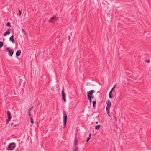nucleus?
<instances>
[{
    "mask_svg": "<svg viewBox=\"0 0 151 151\" xmlns=\"http://www.w3.org/2000/svg\"><path fill=\"white\" fill-rule=\"evenodd\" d=\"M15 147V145L14 142H12L8 146L6 150H12Z\"/></svg>",
    "mask_w": 151,
    "mask_h": 151,
    "instance_id": "nucleus-1",
    "label": "nucleus"
},
{
    "mask_svg": "<svg viewBox=\"0 0 151 151\" xmlns=\"http://www.w3.org/2000/svg\"><path fill=\"white\" fill-rule=\"evenodd\" d=\"M63 125L64 127L66 126L67 116L66 112L64 111L63 112Z\"/></svg>",
    "mask_w": 151,
    "mask_h": 151,
    "instance_id": "nucleus-2",
    "label": "nucleus"
},
{
    "mask_svg": "<svg viewBox=\"0 0 151 151\" xmlns=\"http://www.w3.org/2000/svg\"><path fill=\"white\" fill-rule=\"evenodd\" d=\"M6 50L7 51L9 50L8 52V55L9 56H12L14 53V50L13 49H11L10 50V48L8 47L6 48Z\"/></svg>",
    "mask_w": 151,
    "mask_h": 151,
    "instance_id": "nucleus-3",
    "label": "nucleus"
},
{
    "mask_svg": "<svg viewBox=\"0 0 151 151\" xmlns=\"http://www.w3.org/2000/svg\"><path fill=\"white\" fill-rule=\"evenodd\" d=\"M7 114L8 116V118L7 120V122L6 123V124H7L9 122V121L12 118L11 114L9 111H7Z\"/></svg>",
    "mask_w": 151,
    "mask_h": 151,
    "instance_id": "nucleus-4",
    "label": "nucleus"
},
{
    "mask_svg": "<svg viewBox=\"0 0 151 151\" xmlns=\"http://www.w3.org/2000/svg\"><path fill=\"white\" fill-rule=\"evenodd\" d=\"M62 98L63 99L64 101L65 102L66 101V99H65L66 95H65V93H64V88H63L62 89Z\"/></svg>",
    "mask_w": 151,
    "mask_h": 151,
    "instance_id": "nucleus-5",
    "label": "nucleus"
},
{
    "mask_svg": "<svg viewBox=\"0 0 151 151\" xmlns=\"http://www.w3.org/2000/svg\"><path fill=\"white\" fill-rule=\"evenodd\" d=\"M95 92L94 90H91L89 91L87 94V96L92 97L93 94Z\"/></svg>",
    "mask_w": 151,
    "mask_h": 151,
    "instance_id": "nucleus-6",
    "label": "nucleus"
},
{
    "mask_svg": "<svg viewBox=\"0 0 151 151\" xmlns=\"http://www.w3.org/2000/svg\"><path fill=\"white\" fill-rule=\"evenodd\" d=\"M56 17L54 16L53 17H51L50 19L49 20V22L50 23H53L54 21L55 20Z\"/></svg>",
    "mask_w": 151,
    "mask_h": 151,
    "instance_id": "nucleus-7",
    "label": "nucleus"
},
{
    "mask_svg": "<svg viewBox=\"0 0 151 151\" xmlns=\"http://www.w3.org/2000/svg\"><path fill=\"white\" fill-rule=\"evenodd\" d=\"M11 32V29H9L4 33V36H6L7 35H9Z\"/></svg>",
    "mask_w": 151,
    "mask_h": 151,
    "instance_id": "nucleus-8",
    "label": "nucleus"
},
{
    "mask_svg": "<svg viewBox=\"0 0 151 151\" xmlns=\"http://www.w3.org/2000/svg\"><path fill=\"white\" fill-rule=\"evenodd\" d=\"M110 107H106V111L107 113L108 116L110 117L111 116V115L110 114V111H109V109Z\"/></svg>",
    "mask_w": 151,
    "mask_h": 151,
    "instance_id": "nucleus-9",
    "label": "nucleus"
},
{
    "mask_svg": "<svg viewBox=\"0 0 151 151\" xmlns=\"http://www.w3.org/2000/svg\"><path fill=\"white\" fill-rule=\"evenodd\" d=\"M106 103L107 104L106 107H110L111 105V103L109 100H108L106 101Z\"/></svg>",
    "mask_w": 151,
    "mask_h": 151,
    "instance_id": "nucleus-10",
    "label": "nucleus"
},
{
    "mask_svg": "<svg viewBox=\"0 0 151 151\" xmlns=\"http://www.w3.org/2000/svg\"><path fill=\"white\" fill-rule=\"evenodd\" d=\"M9 40L10 41H12V43H15V41L13 39V35H12L9 38Z\"/></svg>",
    "mask_w": 151,
    "mask_h": 151,
    "instance_id": "nucleus-11",
    "label": "nucleus"
},
{
    "mask_svg": "<svg viewBox=\"0 0 151 151\" xmlns=\"http://www.w3.org/2000/svg\"><path fill=\"white\" fill-rule=\"evenodd\" d=\"M77 139L76 137H75L74 139V144L73 146H77Z\"/></svg>",
    "mask_w": 151,
    "mask_h": 151,
    "instance_id": "nucleus-12",
    "label": "nucleus"
},
{
    "mask_svg": "<svg viewBox=\"0 0 151 151\" xmlns=\"http://www.w3.org/2000/svg\"><path fill=\"white\" fill-rule=\"evenodd\" d=\"M21 53V51L20 50H18L16 53V56H19Z\"/></svg>",
    "mask_w": 151,
    "mask_h": 151,
    "instance_id": "nucleus-13",
    "label": "nucleus"
},
{
    "mask_svg": "<svg viewBox=\"0 0 151 151\" xmlns=\"http://www.w3.org/2000/svg\"><path fill=\"white\" fill-rule=\"evenodd\" d=\"M73 147L74 148L73 151H78V147L77 146H73Z\"/></svg>",
    "mask_w": 151,
    "mask_h": 151,
    "instance_id": "nucleus-14",
    "label": "nucleus"
},
{
    "mask_svg": "<svg viewBox=\"0 0 151 151\" xmlns=\"http://www.w3.org/2000/svg\"><path fill=\"white\" fill-rule=\"evenodd\" d=\"M100 125H97L95 127V129H96L98 130L99 129L100 127Z\"/></svg>",
    "mask_w": 151,
    "mask_h": 151,
    "instance_id": "nucleus-15",
    "label": "nucleus"
},
{
    "mask_svg": "<svg viewBox=\"0 0 151 151\" xmlns=\"http://www.w3.org/2000/svg\"><path fill=\"white\" fill-rule=\"evenodd\" d=\"M96 103V101H94L93 102V107H94L95 104Z\"/></svg>",
    "mask_w": 151,
    "mask_h": 151,
    "instance_id": "nucleus-16",
    "label": "nucleus"
},
{
    "mask_svg": "<svg viewBox=\"0 0 151 151\" xmlns=\"http://www.w3.org/2000/svg\"><path fill=\"white\" fill-rule=\"evenodd\" d=\"M3 45V43L1 41H0V48H1Z\"/></svg>",
    "mask_w": 151,
    "mask_h": 151,
    "instance_id": "nucleus-17",
    "label": "nucleus"
},
{
    "mask_svg": "<svg viewBox=\"0 0 151 151\" xmlns=\"http://www.w3.org/2000/svg\"><path fill=\"white\" fill-rule=\"evenodd\" d=\"M30 119L31 121V124H33L34 123V122L33 121L32 118V117H30Z\"/></svg>",
    "mask_w": 151,
    "mask_h": 151,
    "instance_id": "nucleus-18",
    "label": "nucleus"
},
{
    "mask_svg": "<svg viewBox=\"0 0 151 151\" xmlns=\"http://www.w3.org/2000/svg\"><path fill=\"white\" fill-rule=\"evenodd\" d=\"M109 97L110 98H112L113 97V95L112 94H109Z\"/></svg>",
    "mask_w": 151,
    "mask_h": 151,
    "instance_id": "nucleus-19",
    "label": "nucleus"
},
{
    "mask_svg": "<svg viewBox=\"0 0 151 151\" xmlns=\"http://www.w3.org/2000/svg\"><path fill=\"white\" fill-rule=\"evenodd\" d=\"M92 97L88 96V99L89 100H92Z\"/></svg>",
    "mask_w": 151,
    "mask_h": 151,
    "instance_id": "nucleus-20",
    "label": "nucleus"
},
{
    "mask_svg": "<svg viewBox=\"0 0 151 151\" xmlns=\"http://www.w3.org/2000/svg\"><path fill=\"white\" fill-rule=\"evenodd\" d=\"M145 62L149 63H150V60H145Z\"/></svg>",
    "mask_w": 151,
    "mask_h": 151,
    "instance_id": "nucleus-21",
    "label": "nucleus"
},
{
    "mask_svg": "<svg viewBox=\"0 0 151 151\" xmlns=\"http://www.w3.org/2000/svg\"><path fill=\"white\" fill-rule=\"evenodd\" d=\"M22 13V12L20 11V10H19V16L21 15Z\"/></svg>",
    "mask_w": 151,
    "mask_h": 151,
    "instance_id": "nucleus-22",
    "label": "nucleus"
},
{
    "mask_svg": "<svg viewBox=\"0 0 151 151\" xmlns=\"http://www.w3.org/2000/svg\"><path fill=\"white\" fill-rule=\"evenodd\" d=\"M10 23L9 22H8L7 24V26H10Z\"/></svg>",
    "mask_w": 151,
    "mask_h": 151,
    "instance_id": "nucleus-23",
    "label": "nucleus"
},
{
    "mask_svg": "<svg viewBox=\"0 0 151 151\" xmlns=\"http://www.w3.org/2000/svg\"><path fill=\"white\" fill-rule=\"evenodd\" d=\"M91 138H90V137H88L87 139V140H86V142H88L89 140H90V139Z\"/></svg>",
    "mask_w": 151,
    "mask_h": 151,
    "instance_id": "nucleus-24",
    "label": "nucleus"
},
{
    "mask_svg": "<svg viewBox=\"0 0 151 151\" xmlns=\"http://www.w3.org/2000/svg\"><path fill=\"white\" fill-rule=\"evenodd\" d=\"M33 108V106H32L30 108V109L29 110V111H30H30H31V110H32V109Z\"/></svg>",
    "mask_w": 151,
    "mask_h": 151,
    "instance_id": "nucleus-25",
    "label": "nucleus"
},
{
    "mask_svg": "<svg viewBox=\"0 0 151 151\" xmlns=\"http://www.w3.org/2000/svg\"><path fill=\"white\" fill-rule=\"evenodd\" d=\"M28 114H29V116L31 117V114L30 113V111H28Z\"/></svg>",
    "mask_w": 151,
    "mask_h": 151,
    "instance_id": "nucleus-26",
    "label": "nucleus"
},
{
    "mask_svg": "<svg viewBox=\"0 0 151 151\" xmlns=\"http://www.w3.org/2000/svg\"><path fill=\"white\" fill-rule=\"evenodd\" d=\"M22 31L24 33V34L25 33V32L24 30L23 29H22Z\"/></svg>",
    "mask_w": 151,
    "mask_h": 151,
    "instance_id": "nucleus-27",
    "label": "nucleus"
},
{
    "mask_svg": "<svg viewBox=\"0 0 151 151\" xmlns=\"http://www.w3.org/2000/svg\"><path fill=\"white\" fill-rule=\"evenodd\" d=\"M112 91H110V92H109V94H112Z\"/></svg>",
    "mask_w": 151,
    "mask_h": 151,
    "instance_id": "nucleus-28",
    "label": "nucleus"
},
{
    "mask_svg": "<svg viewBox=\"0 0 151 151\" xmlns=\"http://www.w3.org/2000/svg\"><path fill=\"white\" fill-rule=\"evenodd\" d=\"M89 102H90V104H91V103H92V100H89Z\"/></svg>",
    "mask_w": 151,
    "mask_h": 151,
    "instance_id": "nucleus-29",
    "label": "nucleus"
},
{
    "mask_svg": "<svg viewBox=\"0 0 151 151\" xmlns=\"http://www.w3.org/2000/svg\"><path fill=\"white\" fill-rule=\"evenodd\" d=\"M91 134H89V137H90V138H91Z\"/></svg>",
    "mask_w": 151,
    "mask_h": 151,
    "instance_id": "nucleus-30",
    "label": "nucleus"
},
{
    "mask_svg": "<svg viewBox=\"0 0 151 151\" xmlns=\"http://www.w3.org/2000/svg\"><path fill=\"white\" fill-rule=\"evenodd\" d=\"M114 88H113H113H112V89H111V91H113V90H114Z\"/></svg>",
    "mask_w": 151,
    "mask_h": 151,
    "instance_id": "nucleus-31",
    "label": "nucleus"
},
{
    "mask_svg": "<svg viewBox=\"0 0 151 151\" xmlns=\"http://www.w3.org/2000/svg\"><path fill=\"white\" fill-rule=\"evenodd\" d=\"M116 85H115L114 86V87H113V88H115L116 87Z\"/></svg>",
    "mask_w": 151,
    "mask_h": 151,
    "instance_id": "nucleus-32",
    "label": "nucleus"
},
{
    "mask_svg": "<svg viewBox=\"0 0 151 151\" xmlns=\"http://www.w3.org/2000/svg\"><path fill=\"white\" fill-rule=\"evenodd\" d=\"M70 36H68V40H69V39H70Z\"/></svg>",
    "mask_w": 151,
    "mask_h": 151,
    "instance_id": "nucleus-33",
    "label": "nucleus"
},
{
    "mask_svg": "<svg viewBox=\"0 0 151 151\" xmlns=\"http://www.w3.org/2000/svg\"><path fill=\"white\" fill-rule=\"evenodd\" d=\"M34 112L35 115V111H34Z\"/></svg>",
    "mask_w": 151,
    "mask_h": 151,
    "instance_id": "nucleus-34",
    "label": "nucleus"
},
{
    "mask_svg": "<svg viewBox=\"0 0 151 151\" xmlns=\"http://www.w3.org/2000/svg\"><path fill=\"white\" fill-rule=\"evenodd\" d=\"M93 98V96H92V98Z\"/></svg>",
    "mask_w": 151,
    "mask_h": 151,
    "instance_id": "nucleus-35",
    "label": "nucleus"
},
{
    "mask_svg": "<svg viewBox=\"0 0 151 151\" xmlns=\"http://www.w3.org/2000/svg\"><path fill=\"white\" fill-rule=\"evenodd\" d=\"M16 126V125H14V127H15V126Z\"/></svg>",
    "mask_w": 151,
    "mask_h": 151,
    "instance_id": "nucleus-36",
    "label": "nucleus"
}]
</instances>
